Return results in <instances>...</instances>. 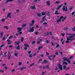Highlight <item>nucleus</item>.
I'll use <instances>...</instances> for the list:
<instances>
[{
	"instance_id": "1",
	"label": "nucleus",
	"mask_w": 75,
	"mask_h": 75,
	"mask_svg": "<svg viewBox=\"0 0 75 75\" xmlns=\"http://www.w3.org/2000/svg\"><path fill=\"white\" fill-rule=\"evenodd\" d=\"M66 18H67V16H65L64 17V16H62L61 17H60L59 19L57 21V23H58L59 22H60V21H61V20H62V19H63L62 20V22H64V20H65Z\"/></svg>"
},
{
	"instance_id": "2",
	"label": "nucleus",
	"mask_w": 75,
	"mask_h": 75,
	"mask_svg": "<svg viewBox=\"0 0 75 75\" xmlns=\"http://www.w3.org/2000/svg\"><path fill=\"white\" fill-rule=\"evenodd\" d=\"M24 46H25V47H24V50H27V48H28V47H30V45H28L27 44H24Z\"/></svg>"
},
{
	"instance_id": "3",
	"label": "nucleus",
	"mask_w": 75,
	"mask_h": 75,
	"mask_svg": "<svg viewBox=\"0 0 75 75\" xmlns=\"http://www.w3.org/2000/svg\"><path fill=\"white\" fill-rule=\"evenodd\" d=\"M63 10V11H68V8L65 7V6H64L62 8Z\"/></svg>"
},
{
	"instance_id": "4",
	"label": "nucleus",
	"mask_w": 75,
	"mask_h": 75,
	"mask_svg": "<svg viewBox=\"0 0 75 75\" xmlns=\"http://www.w3.org/2000/svg\"><path fill=\"white\" fill-rule=\"evenodd\" d=\"M58 67H59V69L60 70H62V67L60 64L59 63L58 65Z\"/></svg>"
},
{
	"instance_id": "5",
	"label": "nucleus",
	"mask_w": 75,
	"mask_h": 75,
	"mask_svg": "<svg viewBox=\"0 0 75 75\" xmlns=\"http://www.w3.org/2000/svg\"><path fill=\"white\" fill-rule=\"evenodd\" d=\"M45 18V16H44L42 18V20L40 21L41 23H43V22H44V20H46V19Z\"/></svg>"
},
{
	"instance_id": "6",
	"label": "nucleus",
	"mask_w": 75,
	"mask_h": 75,
	"mask_svg": "<svg viewBox=\"0 0 75 75\" xmlns=\"http://www.w3.org/2000/svg\"><path fill=\"white\" fill-rule=\"evenodd\" d=\"M30 8L33 9V10H35V9H36V8H35V5L33 6H31Z\"/></svg>"
},
{
	"instance_id": "7",
	"label": "nucleus",
	"mask_w": 75,
	"mask_h": 75,
	"mask_svg": "<svg viewBox=\"0 0 75 75\" xmlns=\"http://www.w3.org/2000/svg\"><path fill=\"white\" fill-rule=\"evenodd\" d=\"M13 1V0H6V2L5 3V4H6L8 3V2H11Z\"/></svg>"
},
{
	"instance_id": "8",
	"label": "nucleus",
	"mask_w": 75,
	"mask_h": 75,
	"mask_svg": "<svg viewBox=\"0 0 75 75\" xmlns=\"http://www.w3.org/2000/svg\"><path fill=\"white\" fill-rule=\"evenodd\" d=\"M17 30H18V32H20L21 31V30L23 29V28L22 27L19 28L18 27L17 28Z\"/></svg>"
},
{
	"instance_id": "9",
	"label": "nucleus",
	"mask_w": 75,
	"mask_h": 75,
	"mask_svg": "<svg viewBox=\"0 0 75 75\" xmlns=\"http://www.w3.org/2000/svg\"><path fill=\"white\" fill-rule=\"evenodd\" d=\"M46 35H52V33L51 32H47L46 33Z\"/></svg>"
},
{
	"instance_id": "10",
	"label": "nucleus",
	"mask_w": 75,
	"mask_h": 75,
	"mask_svg": "<svg viewBox=\"0 0 75 75\" xmlns=\"http://www.w3.org/2000/svg\"><path fill=\"white\" fill-rule=\"evenodd\" d=\"M62 4H61V5H60L58 7L56 8L57 10H58L60 8H61V7H62Z\"/></svg>"
},
{
	"instance_id": "11",
	"label": "nucleus",
	"mask_w": 75,
	"mask_h": 75,
	"mask_svg": "<svg viewBox=\"0 0 75 75\" xmlns=\"http://www.w3.org/2000/svg\"><path fill=\"white\" fill-rule=\"evenodd\" d=\"M39 39V41H38L37 42V44H40V42H41L40 41H42V40L40 39H38V40Z\"/></svg>"
},
{
	"instance_id": "12",
	"label": "nucleus",
	"mask_w": 75,
	"mask_h": 75,
	"mask_svg": "<svg viewBox=\"0 0 75 75\" xmlns=\"http://www.w3.org/2000/svg\"><path fill=\"white\" fill-rule=\"evenodd\" d=\"M37 16L39 17H41V13H38L37 14Z\"/></svg>"
},
{
	"instance_id": "13",
	"label": "nucleus",
	"mask_w": 75,
	"mask_h": 75,
	"mask_svg": "<svg viewBox=\"0 0 75 75\" xmlns=\"http://www.w3.org/2000/svg\"><path fill=\"white\" fill-rule=\"evenodd\" d=\"M34 31V29L33 28H31L30 29V30H29V32H33Z\"/></svg>"
},
{
	"instance_id": "14",
	"label": "nucleus",
	"mask_w": 75,
	"mask_h": 75,
	"mask_svg": "<svg viewBox=\"0 0 75 75\" xmlns=\"http://www.w3.org/2000/svg\"><path fill=\"white\" fill-rule=\"evenodd\" d=\"M15 44H16V45H19V44L20 43V42L16 41V42H15Z\"/></svg>"
},
{
	"instance_id": "15",
	"label": "nucleus",
	"mask_w": 75,
	"mask_h": 75,
	"mask_svg": "<svg viewBox=\"0 0 75 75\" xmlns=\"http://www.w3.org/2000/svg\"><path fill=\"white\" fill-rule=\"evenodd\" d=\"M4 33V32H2L1 33V36L0 37L1 38H3V34Z\"/></svg>"
},
{
	"instance_id": "16",
	"label": "nucleus",
	"mask_w": 75,
	"mask_h": 75,
	"mask_svg": "<svg viewBox=\"0 0 75 75\" xmlns=\"http://www.w3.org/2000/svg\"><path fill=\"white\" fill-rule=\"evenodd\" d=\"M48 63V61L47 60H45L44 62H43L42 63V64H47Z\"/></svg>"
},
{
	"instance_id": "17",
	"label": "nucleus",
	"mask_w": 75,
	"mask_h": 75,
	"mask_svg": "<svg viewBox=\"0 0 75 75\" xmlns=\"http://www.w3.org/2000/svg\"><path fill=\"white\" fill-rule=\"evenodd\" d=\"M64 61H67V60L68 59H67L66 57H64L63 58Z\"/></svg>"
},
{
	"instance_id": "18",
	"label": "nucleus",
	"mask_w": 75,
	"mask_h": 75,
	"mask_svg": "<svg viewBox=\"0 0 75 75\" xmlns=\"http://www.w3.org/2000/svg\"><path fill=\"white\" fill-rule=\"evenodd\" d=\"M62 64L63 65H68V63L66 62H62Z\"/></svg>"
},
{
	"instance_id": "19",
	"label": "nucleus",
	"mask_w": 75,
	"mask_h": 75,
	"mask_svg": "<svg viewBox=\"0 0 75 75\" xmlns=\"http://www.w3.org/2000/svg\"><path fill=\"white\" fill-rule=\"evenodd\" d=\"M43 48V47L41 46L39 47L38 48V50H40V49H41L42 48Z\"/></svg>"
},
{
	"instance_id": "20",
	"label": "nucleus",
	"mask_w": 75,
	"mask_h": 75,
	"mask_svg": "<svg viewBox=\"0 0 75 75\" xmlns=\"http://www.w3.org/2000/svg\"><path fill=\"white\" fill-rule=\"evenodd\" d=\"M5 45L4 44H3L2 45H1L0 47V51L1 49V47H3V46H4Z\"/></svg>"
},
{
	"instance_id": "21",
	"label": "nucleus",
	"mask_w": 75,
	"mask_h": 75,
	"mask_svg": "<svg viewBox=\"0 0 75 75\" xmlns=\"http://www.w3.org/2000/svg\"><path fill=\"white\" fill-rule=\"evenodd\" d=\"M4 28H6V29H7V30H8V27L7 26H4Z\"/></svg>"
},
{
	"instance_id": "22",
	"label": "nucleus",
	"mask_w": 75,
	"mask_h": 75,
	"mask_svg": "<svg viewBox=\"0 0 75 75\" xmlns=\"http://www.w3.org/2000/svg\"><path fill=\"white\" fill-rule=\"evenodd\" d=\"M10 57H11V55H10V54L8 55V59H10Z\"/></svg>"
},
{
	"instance_id": "23",
	"label": "nucleus",
	"mask_w": 75,
	"mask_h": 75,
	"mask_svg": "<svg viewBox=\"0 0 75 75\" xmlns=\"http://www.w3.org/2000/svg\"><path fill=\"white\" fill-rule=\"evenodd\" d=\"M16 49L17 50H20V46L18 45L16 47Z\"/></svg>"
},
{
	"instance_id": "24",
	"label": "nucleus",
	"mask_w": 75,
	"mask_h": 75,
	"mask_svg": "<svg viewBox=\"0 0 75 75\" xmlns=\"http://www.w3.org/2000/svg\"><path fill=\"white\" fill-rule=\"evenodd\" d=\"M73 37H74V36H69V38H73Z\"/></svg>"
},
{
	"instance_id": "25",
	"label": "nucleus",
	"mask_w": 75,
	"mask_h": 75,
	"mask_svg": "<svg viewBox=\"0 0 75 75\" xmlns=\"http://www.w3.org/2000/svg\"><path fill=\"white\" fill-rule=\"evenodd\" d=\"M67 68V66L66 65H64L63 67V69L64 70Z\"/></svg>"
},
{
	"instance_id": "26",
	"label": "nucleus",
	"mask_w": 75,
	"mask_h": 75,
	"mask_svg": "<svg viewBox=\"0 0 75 75\" xmlns=\"http://www.w3.org/2000/svg\"><path fill=\"white\" fill-rule=\"evenodd\" d=\"M59 13H58V11H56L55 12V14L58 15L59 14Z\"/></svg>"
},
{
	"instance_id": "27",
	"label": "nucleus",
	"mask_w": 75,
	"mask_h": 75,
	"mask_svg": "<svg viewBox=\"0 0 75 75\" xmlns=\"http://www.w3.org/2000/svg\"><path fill=\"white\" fill-rule=\"evenodd\" d=\"M46 3L48 5V6H50V4L48 1L46 2Z\"/></svg>"
},
{
	"instance_id": "28",
	"label": "nucleus",
	"mask_w": 75,
	"mask_h": 75,
	"mask_svg": "<svg viewBox=\"0 0 75 75\" xmlns=\"http://www.w3.org/2000/svg\"><path fill=\"white\" fill-rule=\"evenodd\" d=\"M24 40V37H22L21 38V42H23V40Z\"/></svg>"
},
{
	"instance_id": "29",
	"label": "nucleus",
	"mask_w": 75,
	"mask_h": 75,
	"mask_svg": "<svg viewBox=\"0 0 75 75\" xmlns=\"http://www.w3.org/2000/svg\"><path fill=\"white\" fill-rule=\"evenodd\" d=\"M58 47H59V45L58 44H57L56 47V48H58Z\"/></svg>"
},
{
	"instance_id": "30",
	"label": "nucleus",
	"mask_w": 75,
	"mask_h": 75,
	"mask_svg": "<svg viewBox=\"0 0 75 75\" xmlns=\"http://www.w3.org/2000/svg\"><path fill=\"white\" fill-rule=\"evenodd\" d=\"M72 8H73V7H72L71 6H70V7L69 8V10H71Z\"/></svg>"
},
{
	"instance_id": "31",
	"label": "nucleus",
	"mask_w": 75,
	"mask_h": 75,
	"mask_svg": "<svg viewBox=\"0 0 75 75\" xmlns=\"http://www.w3.org/2000/svg\"><path fill=\"white\" fill-rule=\"evenodd\" d=\"M48 68V65H47L46 67H43V69H44V68Z\"/></svg>"
},
{
	"instance_id": "32",
	"label": "nucleus",
	"mask_w": 75,
	"mask_h": 75,
	"mask_svg": "<svg viewBox=\"0 0 75 75\" xmlns=\"http://www.w3.org/2000/svg\"><path fill=\"white\" fill-rule=\"evenodd\" d=\"M67 61L68 62V64H70L71 63V61L69 60V59H68Z\"/></svg>"
},
{
	"instance_id": "33",
	"label": "nucleus",
	"mask_w": 75,
	"mask_h": 75,
	"mask_svg": "<svg viewBox=\"0 0 75 75\" xmlns=\"http://www.w3.org/2000/svg\"><path fill=\"white\" fill-rule=\"evenodd\" d=\"M1 21L2 22H4L5 21V20L4 19L2 18L1 20Z\"/></svg>"
},
{
	"instance_id": "34",
	"label": "nucleus",
	"mask_w": 75,
	"mask_h": 75,
	"mask_svg": "<svg viewBox=\"0 0 75 75\" xmlns=\"http://www.w3.org/2000/svg\"><path fill=\"white\" fill-rule=\"evenodd\" d=\"M55 54L56 55H58V52L57 51L56 52Z\"/></svg>"
},
{
	"instance_id": "35",
	"label": "nucleus",
	"mask_w": 75,
	"mask_h": 75,
	"mask_svg": "<svg viewBox=\"0 0 75 75\" xmlns=\"http://www.w3.org/2000/svg\"><path fill=\"white\" fill-rule=\"evenodd\" d=\"M34 33L35 35H37L39 33L38 32H35Z\"/></svg>"
},
{
	"instance_id": "36",
	"label": "nucleus",
	"mask_w": 75,
	"mask_h": 75,
	"mask_svg": "<svg viewBox=\"0 0 75 75\" xmlns=\"http://www.w3.org/2000/svg\"><path fill=\"white\" fill-rule=\"evenodd\" d=\"M29 58H32L33 57V55L30 54L29 56Z\"/></svg>"
},
{
	"instance_id": "37",
	"label": "nucleus",
	"mask_w": 75,
	"mask_h": 75,
	"mask_svg": "<svg viewBox=\"0 0 75 75\" xmlns=\"http://www.w3.org/2000/svg\"><path fill=\"white\" fill-rule=\"evenodd\" d=\"M31 23L32 24H34V23H35V21H34V20H32L31 21Z\"/></svg>"
},
{
	"instance_id": "38",
	"label": "nucleus",
	"mask_w": 75,
	"mask_h": 75,
	"mask_svg": "<svg viewBox=\"0 0 75 75\" xmlns=\"http://www.w3.org/2000/svg\"><path fill=\"white\" fill-rule=\"evenodd\" d=\"M41 13L42 16H44V15H45V13L42 12Z\"/></svg>"
},
{
	"instance_id": "39",
	"label": "nucleus",
	"mask_w": 75,
	"mask_h": 75,
	"mask_svg": "<svg viewBox=\"0 0 75 75\" xmlns=\"http://www.w3.org/2000/svg\"><path fill=\"white\" fill-rule=\"evenodd\" d=\"M4 71L2 70H0V72H4Z\"/></svg>"
},
{
	"instance_id": "40",
	"label": "nucleus",
	"mask_w": 75,
	"mask_h": 75,
	"mask_svg": "<svg viewBox=\"0 0 75 75\" xmlns=\"http://www.w3.org/2000/svg\"><path fill=\"white\" fill-rule=\"evenodd\" d=\"M46 54L47 56V57H48L49 56V53L48 52H46Z\"/></svg>"
},
{
	"instance_id": "41",
	"label": "nucleus",
	"mask_w": 75,
	"mask_h": 75,
	"mask_svg": "<svg viewBox=\"0 0 75 75\" xmlns=\"http://www.w3.org/2000/svg\"><path fill=\"white\" fill-rule=\"evenodd\" d=\"M48 57L49 59H50V61H51V57H50V56H48Z\"/></svg>"
},
{
	"instance_id": "42",
	"label": "nucleus",
	"mask_w": 75,
	"mask_h": 75,
	"mask_svg": "<svg viewBox=\"0 0 75 75\" xmlns=\"http://www.w3.org/2000/svg\"><path fill=\"white\" fill-rule=\"evenodd\" d=\"M33 65H34V63H32L30 64V67H32V66H33Z\"/></svg>"
},
{
	"instance_id": "43",
	"label": "nucleus",
	"mask_w": 75,
	"mask_h": 75,
	"mask_svg": "<svg viewBox=\"0 0 75 75\" xmlns=\"http://www.w3.org/2000/svg\"><path fill=\"white\" fill-rule=\"evenodd\" d=\"M60 2L59 1H56L55 2V3L56 4H58V3H59Z\"/></svg>"
},
{
	"instance_id": "44",
	"label": "nucleus",
	"mask_w": 75,
	"mask_h": 75,
	"mask_svg": "<svg viewBox=\"0 0 75 75\" xmlns=\"http://www.w3.org/2000/svg\"><path fill=\"white\" fill-rule=\"evenodd\" d=\"M13 38V36H10V37L8 38L9 39H11Z\"/></svg>"
},
{
	"instance_id": "45",
	"label": "nucleus",
	"mask_w": 75,
	"mask_h": 75,
	"mask_svg": "<svg viewBox=\"0 0 75 75\" xmlns=\"http://www.w3.org/2000/svg\"><path fill=\"white\" fill-rule=\"evenodd\" d=\"M45 42H47L48 44H49V42H50V41H48V40H46L45 41Z\"/></svg>"
},
{
	"instance_id": "46",
	"label": "nucleus",
	"mask_w": 75,
	"mask_h": 75,
	"mask_svg": "<svg viewBox=\"0 0 75 75\" xmlns=\"http://www.w3.org/2000/svg\"><path fill=\"white\" fill-rule=\"evenodd\" d=\"M42 61V59H40L38 61V63H40V61Z\"/></svg>"
},
{
	"instance_id": "47",
	"label": "nucleus",
	"mask_w": 75,
	"mask_h": 75,
	"mask_svg": "<svg viewBox=\"0 0 75 75\" xmlns=\"http://www.w3.org/2000/svg\"><path fill=\"white\" fill-rule=\"evenodd\" d=\"M35 43V41H33L32 42V44H34Z\"/></svg>"
},
{
	"instance_id": "48",
	"label": "nucleus",
	"mask_w": 75,
	"mask_h": 75,
	"mask_svg": "<svg viewBox=\"0 0 75 75\" xmlns=\"http://www.w3.org/2000/svg\"><path fill=\"white\" fill-rule=\"evenodd\" d=\"M66 71H68V70H69V67H67L66 68Z\"/></svg>"
},
{
	"instance_id": "49",
	"label": "nucleus",
	"mask_w": 75,
	"mask_h": 75,
	"mask_svg": "<svg viewBox=\"0 0 75 75\" xmlns=\"http://www.w3.org/2000/svg\"><path fill=\"white\" fill-rule=\"evenodd\" d=\"M65 42V41L64 40H63V41H62V45H64V42Z\"/></svg>"
},
{
	"instance_id": "50",
	"label": "nucleus",
	"mask_w": 75,
	"mask_h": 75,
	"mask_svg": "<svg viewBox=\"0 0 75 75\" xmlns=\"http://www.w3.org/2000/svg\"><path fill=\"white\" fill-rule=\"evenodd\" d=\"M5 40V37H4L2 39V41H4Z\"/></svg>"
},
{
	"instance_id": "51",
	"label": "nucleus",
	"mask_w": 75,
	"mask_h": 75,
	"mask_svg": "<svg viewBox=\"0 0 75 75\" xmlns=\"http://www.w3.org/2000/svg\"><path fill=\"white\" fill-rule=\"evenodd\" d=\"M16 11L17 13H19V12L20 11V10H19V9H18L16 10Z\"/></svg>"
},
{
	"instance_id": "52",
	"label": "nucleus",
	"mask_w": 75,
	"mask_h": 75,
	"mask_svg": "<svg viewBox=\"0 0 75 75\" xmlns=\"http://www.w3.org/2000/svg\"><path fill=\"white\" fill-rule=\"evenodd\" d=\"M65 42L66 43H69V41L68 40H67Z\"/></svg>"
},
{
	"instance_id": "53",
	"label": "nucleus",
	"mask_w": 75,
	"mask_h": 75,
	"mask_svg": "<svg viewBox=\"0 0 75 75\" xmlns=\"http://www.w3.org/2000/svg\"><path fill=\"white\" fill-rule=\"evenodd\" d=\"M6 64H3L2 65V66H3V67H4V66H6Z\"/></svg>"
},
{
	"instance_id": "54",
	"label": "nucleus",
	"mask_w": 75,
	"mask_h": 75,
	"mask_svg": "<svg viewBox=\"0 0 75 75\" xmlns=\"http://www.w3.org/2000/svg\"><path fill=\"white\" fill-rule=\"evenodd\" d=\"M51 43H52V45L54 46V43H53L52 42H51Z\"/></svg>"
},
{
	"instance_id": "55",
	"label": "nucleus",
	"mask_w": 75,
	"mask_h": 75,
	"mask_svg": "<svg viewBox=\"0 0 75 75\" xmlns=\"http://www.w3.org/2000/svg\"><path fill=\"white\" fill-rule=\"evenodd\" d=\"M18 64L19 65H22V63H21V62H19L18 63Z\"/></svg>"
},
{
	"instance_id": "56",
	"label": "nucleus",
	"mask_w": 75,
	"mask_h": 75,
	"mask_svg": "<svg viewBox=\"0 0 75 75\" xmlns=\"http://www.w3.org/2000/svg\"><path fill=\"white\" fill-rule=\"evenodd\" d=\"M50 11H48L47 13V15L48 16H50Z\"/></svg>"
},
{
	"instance_id": "57",
	"label": "nucleus",
	"mask_w": 75,
	"mask_h": 75,
	"mask_svg": "<svg viewBox=\"0 0 75 75\" xmlns=\"http://www.w3.org/2000/svg\"><path fill=\"white\" fill-rule=\"evenodd\" d=\"M67 41H69V38H68V37H67Z\"/></svg>"
},
{
	"instance_id": "58",
	"label": "nucleus",
	"mask_w": 75,
	"mask_h": 75,
	"mask_svg": "<svg viewBox=\"0 0 75 75\" xmlns=\"http://www.w3.org/2000/svg\"><path fill=\"white\" fill-rule=\"evenodd\" d=\"M43 24H44V25H45L46 24H47V23L46 22L44 23H43Z\"/></svg>"
},
{
	"instance_id": "59",
	"label": "nucleus",
	"mask_w": 75,
	"mask_h": 75,
	"mask_svg": "<svg viewBox=\"0 0 75 75\" xmlns=\"http://www.w3.org/2000/svg\"><path fill=\"white\" fill-rule=\"evenodd\" d=\"M15 55L16 56V57H18L17 54V53H15Z\"/></svg>"
},
{
	"instance_id": "60",
	"label": "nucleus",
	"mask_w": 75,
	"mask_h": 75,
	"mask_svg": "<svg viewBox=\"0 0 75 75\" xmlns=\"http://www.w3.org/2000/svg\"><path fill=\"white\" fill-rule=\"evenodd\" d=\"M68 29H69V28H65V30H66V31H67V30H68Z\"/></svg>"
},
{
	"instance_id": "61",
	"label": "nucleus",
	"mask_w": 75,
	"mask_h": 75,
	"mask_svg": "<svg viewBox=\"0 0 75 75\" xmlns=\"http://www.w3.org/2000/svg\"><path fill=\"white\" fill-rule=\"evenodd\" d=\"M28 53L29 54H31V51H30L28 52Z\"/></svg>"
},
{
	"instance_id": "62",
	"label": "nucleus",
	"mask_w": 75,
	"mask_h": 75,
	"mask_svg": "<svg viewBox=\"0 0 75 75\" xmlns=\"http://www.w3.org/2000/svg\"><path fill=\"white\" fill-rule=\"evenodd\" d=\"M72 30H73V31H75V29L74 28H72Z\"/></svg>"
},
{
	"instance_id": "63",
	"label": "nucleus",
	"mask_w": 75,
	"mask_h": 75,
	"mask_svg": "<svg viewBox=\"0 0 75 75\" xmlns=\"http://www.w3.org/2000/svg\"><path fill=\"white\" fill-rule=\"evenodd\" d=\"M37 55V53H35L33 55V56H35Z\"/></svg>"
},
{
	"instance_id": "64",
	"label": "nucleus",
	"mask_w": 75,
	"mask_h": 75,
	"mask_svg": "<svg viewBox=\"0 0 75 75\" xmlns=\"http://www.w3.org/2000/svg\"><path fill=\"white\" fill-rule=\"evenodd\" d=\"M7 41L8 42H10V40L9 39H8L7 40Z\"/></svg>"
}]
</instances>
